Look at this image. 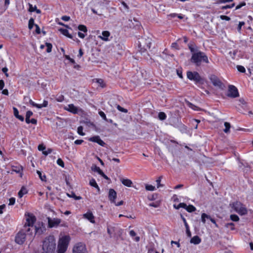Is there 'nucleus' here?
Returning <instances> with one entry per match:
<instances>
[{"label":"nucleus","mask_w":253,"mask_h":253,"mask_svg":"<svg viewBox=\"0 0 253 253\" xmlns=\"http://www.w3.org/2000/svg\"><path fill=\"white\" fill-rule=\"evenodd\" d=\"M26 222L25 223L24 228L20 230L16 235L15 241L16 243L19 245H22L24 243L26 238V232L27 235L32 236L33 232L31 231V227H33V225L36 221L35 216L31 213H26Z\"/></svg>","instance_id":"nucleus-1"},{"label":"nucleus","mask_w":253,"mask_h":253,"mask_svg":"<svg viewBox=\"0 0 253 253\" xmlns=\"http://www.w3.org/2000/svg\"><path fill=\"white\" fill-rule=\"evenodd\" d=\"M188 47L192 53L191 61L196 66H200L202 62L209 63L208 57L205 53L199 50L196 45L189 44Z\"/></svg>","instance_id":"nucleus-2"},{"label":"nucleus","mask_w":253,"mask_h":253,"mask_svg":"<svg viewBox=\"0 0 253 253\" xmlns=\"http://www.w3.org/2000/svg\"><path fill=\"white\" fill-rule=\"evenodd\" d=\"M55 240L53 236H49L43 240L42 243V253H53L55 249Z\"/></svg>","instance_id":"nucleus-3"},{"label":"nucleus","mask_w":253,"mask_h":253,"mask_svg":"<svg viewBox=\"0 0 253 253\" xmlns=\"http://www.w3.org/2000/svg\"><path fill=\"white\" fill-rule=\"evenodd\" d=\"M231 207L236 212L241 215H245L247 213V210L242 203L240 202H233L230 204Z\"/></svg>","instance_id":"nucleus-4"},{"label":"nucleus","mask_w":253,"mask_h":253,"mask_svg":"<svg viewBox=\"0 0 253 253\" xmlns=\"http://www.w3.org/2000/svg\"><path fill=\"white\" fill-rule=\"evenodd\" d=\"M186 75L189 80L194 81L196 84L200 83L202 80L201 76L197 72L187 71Z\"/></svg>","instance_id":"nucleus-5"},{"label":"nucleus","mask_w":253,"mask_h":253,"mask_svg":"<svg viewBox=\"0 0 253 253\" xmlns=\"http://www.w3.org/2000/svg\"><path fill=\"white\" fill-rule=\"evenodd\" d=\"M210 80L212 84L216 88L223 89L224 85L220 79L215 75H211L210 77Z\"/></svg>","instance_id":"nucleus-6"},{"label":"nucleus","mask_w":253,"mask_h":253,"mask_svg":"<svg viewBox=\"0 0 253 253\" xmlns=\"http://www.w3.org/2000/svg\"><path fill=\"white\" fill-rule=\"evenodd\" d=\"M73 253H87L85 244L83 243H77L73 247Z\"/></svg>","instance_id":"nucleus-7"},{"label":"nucleus","mask_w":253,"mask_h":253,"mask_svg":"<svg viewBox=\"0 0 253 253\" xmlns=\"http://www.w3.org/2000/svg\"><path fill=\"white\" fill-rule=\"evenodd\" d=\"M239 95L237 88L233 85H230L228 87L227 96L232 98H236L239 96Z\"/></svg>","instance_id":"nucleus-8"},{"label":"nucleus","mask_w":253,"mask_h":253,"mask_svg":"<svg viewBox=\"0 0 253 253\" xmlns=\"http://www.w3.org/2000/svg\"><path fill=\"white\" fill-rule=\"evenodd\" d=\"M30 228H33L35 234L38 235H41L45 231V227L42 222H39L36 224L35 227L33 226V227H31Z\"/></svg>","instance_id":"nucleus-9"},{"label":"nucleus","mask_w":253,"mask_h":253,"mask_svg":"<svg viewBox=\"0 0 253 253\" xmlns=\"http://www.w3.org/2000/svg\"><path fill=\"white\" fill-rule=\"evenodd\" d=\"M70 240L69 236H64L59 239L58 246L67 249Z\"/></svg>","instance_id":"nucleus-10"},{"label":"nucleus","mask_w":253,"mask_h":253,"mask_svg":"<svg viewBox=\"0 0 253 253\" xmlns=\"http://www.w3.org/2000/svg\"><path fill=\"white\" fill-rule=\"evenodd\" d=\"M48 223L49 227H57L61 223V219L57 218L51 219L48 217Z\"/></svg>","instance_id":"nucleus-11"},{"label":"nucleus","mask_w":253,"mask_h":253,"mask_svg":"<svg viewBox=\"0 0 253 253\" xmlns=\"http://www.w3.org/2000/svg\"><path fill=\"white\" fill-rule=\"evenodd\" d=\"M89 141L96 142L101 146H104L105 143L100 138L98 135H95L88 139Z\"/></svg>","instance_id":"nucleus-12"},{"label":"nucleus","mask_w":253,"mask_h":253,"mask_svg":"<svg viewBox=\"0 0 253 253\" xmlns=\"http://www.w3.org/2000/svg\"><path fill=\"white\" fill-rule=\"evenodd\" d=\"M83 216L84 218L87 219L91 223H95V221L94 220V216L93 215L92 212H91L90 211H87L86 213H84Z\"/></svg>","instance_id":"nucleus-13"},{"label":"nucleus","mask_w":253,"mask_h":253,"mask_svg":"<svg viewBox=\"0 0 253 253\" xmlns=\"http://www.w3.org/2000/svg\"><path fill=\"white\" fill-rule=\"evenodd\" d=\"M117 197V193L113 189H110L109 191L108 198L110 202L112 203H115V199Z\"/></svg>","instance_id":"nucleus-14"},{"label":"nucleus","mask_w":253,"mask_h":253,"mask_svg":"<svg viewBox=\"0 0 253 253\" xmlns=\"http://www.w3.org/2000/svg\"><path fill=\"white\" fill-rule=\"evenodd\" d=\"M65 109L74 114L78 113V108L73 104L68 105V106L65 108Z\"/></svg>","instance_id":"nucleus-15"},{"label":"nucleus","mask_w":253,"mask_h":253,"mask_svg":"<svg viewBox=\"0 0 253 253\" xmlns=\"http://www.w3.org/2000/svg\"><path fill=\"white\" fill-rule=\"evenodd\" d=\"M110 36V33L108 31H104L102 32V36H99L98 38L104 41H109V37Z\"/></svg>","instance_id":"nucleus-16"},{"label":"nucleus","mask_w":253,"mask_h":253,"mask_svg":"<svg viewBox=\"0 0 253 253\" xmlns=\"http://www.w3.org/2000/svg\"><path fill=\"white\" fill-rule=\"evenodd\" d=\"M175 128H178L181 133H185L187 131V127L181 122H178V125L175 126Z\"/></svg>","instance_id":"nucleus-17"},{"label":"nucleus","mask_w":253,"mask_h":253,"mask_svg":"<svg viewBox=\"0 0 253 253\" xmlns=\"http://www.w3.org/2000/svg\"><path fill=\"white\" fill-rule=\"evenodd\" d=\"M120 180L123 184L128 187H131L132 184V181L129 179L121 178Z\"/></svg>","instance_id":"nucleus-18"},{"label":"nucleus","mask_w":253,"mask_h":253,"mask_svg":"<svg viewBox=\"0 0 253 253\" xmlns=\"http://www.w3.org/2000/svg\"><path fill=\"white\" fill-rule=\"evenodd\" d=\"M59 31L63 35H64L65 36L70 38V39H73V36L70 34L68 30L67 29H62V28H60L59 29Z\"/></svg>","instance_id":"nucleus-19"},{"label":"nucleus","mask_w":253,"mask_h":253,"mask_svg":"<svg viewBox=\"0 0 253 253\" xmlns=\"http://www.w3.org/2000/svg\"><path fill=\"white\" fill-rule=\"evenodd\" d=\"M201 242V239L198 236H195L191 239L190 243L195 245H198Z\"/></svg>","instance_id":"nucleus-20"},{"label":"nucleus","mask_w":253,"mask_h":253,"mask_svg":"<svg viewBox=\"0 0 253 253\" xmlns=\"http://www.w3.org/2000/svg\"><path fill=\"white\" fill-rule=\"evenodd\" d=\"M13 113H14V115L15 117L16 118L18 119L21 121H24V117L22 116L19 115V111H18V109L15 107H13Z\"/></svg>","instance_id":"nucleus-21"},{"label":"nucleus","mask_w":253,"mask_h":253,"mask_svg":"<svg viewBox=\"0 0 253 253\" xmlns=\"http://www.w3.org/2000/svg\"><path fill=\"white\" fill-rule=\"evenodd\" d=\"M26 193H27V190L25 187L23 186L18 192V195L19 198H22Z\"/></svg>","instance_id":"nucleus-22"},{"label":"nucleus","mask_w":253,"mask_h":253,"mask_svg":"<svg viewBox=\"0 0 253 253\" xmlns=\"http://www.w3.org/2000/svg\"><path fill=\"white\" fill-rule=\"evenodd\" d=\"M29 11L30 12H34L36 11L37 13H41V11L40 9L37 8L36 6H33L32 4H29Z\"/></svg>","instance_id":"nucleus-23"},{"label":"nucleus","mask_w":253,"mask_h":253,"mask_svg":"<svg viewBox=\"0 0 253 253\" xmlns=\"http://www.w3.org/2000/svg\"><path fill=\"white\" fill-rule=\"evenodd\" d=\"M188 212H192L195 211L196 210V208L193 205H190L189 206H187L185 207L184 208Z\"/></svg>","instance_id":"nucleus-24"},{"label":"nucleus","mask_w":253,"mask_h":253,"mask_svg":"<svg viewBox=\"0 0 253 253\" xmlns=\"http://www.w3.org/2000/svg\"><path fill=\"white\" fill-rule=\"evenodd\" d=\"M239 105L241 106L243 108H246L247 107V103L243 98H240L239 101Z\"/></svg>","instance_id":"nucleus-25"},{"label":"nucleus","mask_w":253,"mask_h":253,"mask_svg":"<svg viewBox=\"0 0 253 253\" xmlns=\"http://www.w3.org/2000/svg\"><path fill=\"white\" fill-rule=\"evenodd\" d=\"M225 129H224L223 131L225 133H228L230 132V128L231 127V126L229 123L225 122L224 123Z\"/></svg>","instance_id":"nucleus-26"},{"label":"nucleus","mask_w":253,"mask_h":253,"mask_svg":"<svg viewBox=\"0 0 253 253\" xmlns=\"http://www.w3.org/2000/svg\"><path fill=\"white\" fill-rule=\"evenodd\" d=\"M67 196L69 197H70V198H74L75 200H80L82 199V197L81 196H77L76 195V194H75V193L74 192H71V194H67Z\"/></svg>","instance_id":"nucleus-27"},{"label":"nucleus","mask_w":253,"mask_h":253,"mask_svg":"<svg viewBox=\"0 0 253 253\" xmlns=\"http://www.w3.org/2000/svg\"><path fill=\"white\" fill-rule=\"evenodd\" d=\"M89 184L96 188H97L98 190H99V186H98L95 180L94 179H91L89 181Z\"/></svg>","instance_id":"nucleus-28"},{"label":"nucleus","mask_w":253,"mask_h":253,"mask_svg":"<svg viewBox=\"0 0 253 253\" xmlns=\"http://www.w3.org/2000/svg\"><path fill=\"white\" fill-rule=\"evenodd\" d=\"M158 118L159 120L164 121L166 119L167 115L164 112H161L159 113Z\"/></svg>","instance_id":"nucleus-29"},{"label":"nucleus","mask_w":253,"mask_h":253,"mask_svg":"<svg viewBox=\"0 0 253 253\" xmlns=\"http://www.w3.org/2000/svg\"><path fill=\"white\" fill-rule=\"evenodd\" d=\"M209 218H210V216L205 213H203L201 215V220L204 224L206 223V219Z\"/></svg>","instance_id":"nucleus-30"},{"label":"nucleus","mask_w":253,"mask_h":253,"mask_svg":"<svg viewBox=\"0 0 253 253\" xmlns=\"http://www.w3.org/2000/svg\"><path fill=\"white\" fill-rule=\"evenodd\" d=\"M185 207H186V204L184 203H180L178 205H176L175 204L173 205V207L175 209L178 210L181 208H185Z\"/></svg>","instance_id":"nucleus-31"},{"label":"nucleus","mask_w":253,"mask_h":253,"mask_svg":"<svg viewBox=\"0 0 253 253\" xmlns=\"http://www.w3.org/2000/svg\"><path fill=\"white\" fill-rule=\"evenodd\" d=\"M37 173L38 174L40 178L41 179L42 181H46V176L45 175V174L42 175V172L39 170H37Z\"/></svg>","instance_id":"nucleus-32"},{"label":"nucleus","mask_w":253,"mask_h":253,"mask_svg":"<svg viewBox=\"0 0 253 253\" xmlns=\"http://www.w3.org/2000/svg\"><path fill=\"white\" fill-rule=\"evenodd\" d=\"M22 170H23V168L22 166L16 167V168H15V169H13V170L14 171L16 172V173H20V177L22 176V174L21 173V171H22Z\"/></svg>","instance_id":"nucleus-33"},{"label":"nucleus","mask_w":253,"mask_h":253,"mask_svg":"<svg viewBox=\"0 0 253 253\" xmlns=\"http://www.w3.org/2000/svg\"><path fill=\"white\" fill-rule=\"evenodd\" d=\"M145 189L146 190L150 191H154L156 189L155 186H154L152 185H149V184L145 185Z\"/></svg>","instance_id":"nucleus-34"},{"label":"nucleus","mask_w":253,"mask_h":253,"mask_svg":"<svg viewBox=\"0 0 253 253\" xmlns=\"http://www.w3.org/2000/svg\"><path fill=\"white\" fill-rule=\"evenodd\" d=\"M96 82L102 87H103L105 86V84L104 83V81L102 79H95Z\"/></svg>","instance_id":"nucleus-35"},{"label":"nucleus","mask_w":253,"mask_h":253,"mask_svg":"<svg viewBox=\"0 0 253 253\" xmlns=\"http://www.w3.org/2000/svg\"><path fill=\"white\" fill-rule=\"evenodd\" d=\"M78 29L80 30V31H83L84 32V33H86L87 32V28L84 25H79L78 27Z\"/></svg>","instance_id":"nucleus-36"},{"label":"nucleus","mask_w":253,"mask_h":253,"mask_svg":"<svg viewBox=\"0 0 253 253\" xmlns=\"http://www.w3.org/2000/svg\"><path fill=\"white\" fill-rule=\"evenodd\" d=\"M234 226L235 224L232 222L226 223L225 225L226 228H230L231 230H235Z\"/></svg>","instance_id":"nucleus-37"},{"label":"nucleus","mask_w":253,"mask_h":253,"mask_svg":"<svg viewBox=\"0 0 253 253\" xmlns=\"http://www.w3.org/2000/svg\"><path fill=\"white\" fill-rule=\"evenodd\" d=\"M48 101L46 100H44L42 104H39V109L46 107L48 106Z\"/></svg>","instance_id":"nucleus-38"},{"label":"nucleus","mask_w":253,"mask_h":253,"mask_svg":"<svg viewBox=\"0 0 253 253\" xmlns=\"http://www.w3.org/2000/svg\"><path fill=\"white\" fill-rule=\"evenodd\" d=\"M77 132L79 135L84 136L85 133L83 132V127L82 126H79L78 127Z\"/></svg>","instance_id":"nucleus-39"},{"label":"nucleus","mask_w":253,"mask_h":253,"mask_svg":"<svg viewBox=\"0 0 253 253\" xmlns=\"http://www.w3.org/2000/svg\"><path fill=\"white\" fill-rule=\"evenodd\" d=\"M230 217L233 221H238L239 220V217L236 214H231Z\"/></svg>","instance_id":"nucleus-40"},{"label":"nucleus","mask_w":253,"mask_h":253,"mask_svg":"<svg viewBox=\"0 0 253 253\" xmlns=\"http://www.w3.org/2000/svg\"><path fill=\"white\" fill-rule=\"evenodd\" d=\"M45 44H46V46L47 47L46 52H48V53L50 52L51 51L52 48V44L51 43H48V42H46L45 43Z\"/></svg>","instance_id":"nucleus-41"},{"label":"nucleus","mask_w":253,"mask_h":253,"mask_svg":"<svg viewBox=\"0 0 253 253\" xmlns=\"http://www.w3.org/2000/svg\"><path fill=\"white\" fill-rule=\"evenodd\" d=\"M34 25V20L33 18H31L29 21L28 27L30 29H32L33 28Z\"/></svg>","instance_id":"nucleus-42"},{"label":"nucleus","mask_w":253,"mask_h":253,"mask_svg":"<svg viewBox=\"0 0 253 253\" xmlns=\"http://www.w3.org/2000/svg\"><path fill=\"white\" fill-rule=\"evenodd\" d=\"M237 69L240 72L245 73L246 72V69L243 66L241 65H237Z\"/></svg>","instance_id":"nucleus-43"},{"label":"nucleus","mask_w":253,"mask_h":253,"mask_svg":"<svg viewBox=\"0 0 253 253\" xmlns=\"http://www.w3.org/2000/svg\"><path fill=\"white\" fill-rule=\"evenodd\" d=\"M237 50H233V51H230L229 52V54H230V55L232 58L234 59V58H235V56L237 54Z\"/></svg>","instance_id":"nucleus-44"},{"label":"nucleus","mask_w":253,"mask_h":253,"mask_svg":"<svg viewBox=\"0 0 253 253\" xmlns=\"http://www.w3.org/2000/svg\"><path fill=\"white\" fill-rule=\"evenodd\" d=\"M57 164L59 166L61 167L62 168H64V163L63 161V160L61 159H60V158H58L57 159Z\"/></svg>","instance_id":"nucleus-45"},{"label":"nucleus","mask_w":253,"mask_h":253,"mask_svg":"<svg viewBox=\"0 0 253 253\" xmlns=\"http://www.w3.org/2000/svg\"><path fill=\"white\" fill-rule=\"evenodd\" d=\"M98 114L103 120H104L106 121H108V119H107V118L106 117V115L103 111H99L98 112Z\"/></svg>","instance_id":"nucleus-46"},{"label":"nucleus","mask_w":253,"mask_h":253,"mask_svg":"<svg viewBox=\"0 0 253 253\" xmlns=\"http://www.w3.org/2000/svg\"><path fill=\"white\" fill-rule=\"evenodd\" d=\"M117 108L118 110H119L120 111L122 112H124V113H127V110L126 109H125L123 107H122L120 105H118L117 106Z\"/></svg>","instance_id":"nucleus-47"},{"label":"nucleus","mask_w":253,"mask_h":253,"mask_svg":"<svg viewBox=\"0 0 253 253\" xmlns=\"http://www.w3.org/2000/svg\"><path fill=\"white\" fill-rule=\"evenodd\" d=\"M67 249L65 248H63V247H59L58 246V252L57 253H64L66 251Z\"/></svg>","instance_id":"nucleus-48"},{"label":"nucleus","mask_w":253,"mask_h":253,"mask_svg":"<svg viewBox=\"0 0 253 253\" xmlns=\"http://www.w3.org/2000/svg\"><path fill=\"white\" fill-rule=\"evenodd\" d=\"M233 0H217L216 1V3H217V4L224 3H226V2H231Z\"/></svg>","instance_id":"nucleus-49"},{"label":"nucleus","mask_w":253,"mask_h":253,"mask_svg":"<svg viewBox=\"0 0 253 253\" xmlns=\"http://www.w3.org/2000/svg\"><path fill=\"white\" fill-rule=\"evenodd\" d=\"M181 217L184 222V225H185V228H188V227H189L187 221H186V220L185 219V218L184 217H183V216L181 214Z\"/></svg>","instance_id":"nucleus-50"},{"label":"nucleus","mask_w":253,"mask_h":253,"mask_svg":"<svg viewBox=\"0 0 253 253\" xmlns=\"http://www.w3.org/2000/svg\"><path fill=\"white\" fill-rule=\"evenodd\" d=\"M235 6V3H232L230 5H225V6H223L222 7V9H227V8H231L232 7H233L234 6Z\"/></svg>","instance_id":"nucleus-51"},{"label":"nucleus","mask_w":253,"mask_h":253,"mask_svg":"<svg viewBox=\"0 0 253 253\" xmlns=\"http://www.w3.org/2000/svg\"><path fill=\"white\" fill-rule=\"evenodd\" d=\"M244 25H245L244 22L242 21V22H239L238 26V28H237V30H238V32H240L242 27Z\"/></svg>","instance_id":"nucleus-52"},{"label":"nucleus","mask_w":253,"mask_h":253,"mask_svg":"<svg viewBox=\"0 0 253 253\" xmlns=\"http://www.w3.org/2000/svg\"><path fill=\"white\" fill-rule=\"evenodd\" d=\"M29 103L33 107L39 108V104L36 103L32 99H30Z\"/></svg>","instance_id":"nucleus-53"},{"label":"nucleus","mask_w":253,"mask_h":253,"mask_svg":"<svg viewBox=\"0 0 253 253\" xmlns=\"http://www.w3.org/2000/svg\"><path fill=\"white\" fill-rule=\"evenodd\" d=\"M51 152H52V149L49 148L47 150L43 151L42 152V154L45 156H47V155L50 154Z\"/></svg>","instance_id":"nucleus-54"},{"label":"nucleus","mask_w":253,"mask_h":253,"mask_svg":"<svg viewBox=\"0 0 253 253\" xmlns=\"http://www.w3.org/2000/svg\"><path fill=\"white\" fill-rule=\"evenodd\" d=\"M171 47L172 48H174V49H179V46H178V44H177V43L176 42L172 43V44L171 45Z\"/></svg>","instance_id":"nucleus-55"},{"label":"nucleus","mask_w":253,"mask_h":253,"mask_svg":"<svg viewBox=\"0 0 253 253\" xmlns=\"http://www.w3.org/2000/svg\"><path fill=\"white\" fill-rule=\"evenodd\" d=\"M146 47L150 48L151 44V40L150 39H148L146 40Z\"/></svg>","instance_id":"nucleus-56"},{"label":"nucleus","mask_w":253,"mask_h":253,"mask_svg":"<svg viewBox=\"0 0 253 253\" xmlns=\"http://www.w3.org/2000/svg\"><path fill=\"white\" fill-rule=\"evenodd\" d=\"M220 18L222 20H225L226 21H229L230 20V18L229 17L225 15H220Z\"/></svg>","instance_id":"nucleus-57"},{"label":"nucleus","mask_w":253,"mask_h":253,"mask_svg":"<svg viewBox=\"0 0 253 253\" xmlns=\"http://www.w3.org/2000/svg\"><path fill=\"white\" fill-rule=\"evenodd\" d=\"M245 5H246V2H243L241 3L238 4V5H237L235 9L236 10L239 9L241 8L242 7H243V6H244Z\"/></svg>","instance_id":"nucleus-58"},{"label":"nucleus","mask_w":253,"mask_h":253,"mask_svg":"<svg viewBox=\"0 0 253 253\" xmlns=\"http://www.w3.org/2000/svg\"><path fill=\"white\" fill-rule=\"evenodd\" d=\"M121 3L123 5L125 9L127 11H128V9H129V7L127 5V4L125 2H124V1H122Z\"/></svg>","instance_id":"nucleus-59"},{"label":"nucleus","mask_w":253,"mask_h":253,"mask_svg":"<svg viewBox=\"0 0 253 253\" xmlns=\"http://www.w3.org/2000/svg\"><path fill=\"white\" fill-rule=\"evenodd\" d=\"M161 179H162V177L160 176L159 177L157 180H156V182H157V187L159 188L160 187H161L162 185H161Z\"/></svg>","instance_id":"nucleus-60"},{"label":"nucleus","mask_w":253,"mask_h":253,"mask_svg":"<svg viewBox=\"0 0 253 253\" xmlns=\"http://www.w3.org/2000/svg\"><path fill=\"white\" fill-rule=\"evenodd\" d=\"M9 205H13L15 202V199L14 198H11L9 199Z\"/></svg>","instance_id":"nucleus-61"},{"label":"nucleus","mask_w":253,"mask_h":253,"mask_svg":"<svg viewBox=\"0 0 253 253\" xmlns=\"http://www.w3.org/2000/svg\"><path fill=\"white\" fill-rule=\"evenodd\" d=\"M61 19L65 21H68L70 19V17L68 16H63L61 17Z\"/></svg>","instance_id":"nucleus-62"},{"label":"nucleus","mask_w":253,"mask_h":253,"mask_svg":"<svg viewBox=\"0 0 253 253\" xmlns=\"http://www.w3.org/2000/svg\"><path fill=\"white\" fill-rule=\"evenodd\" d=\"M44 149H45V147L43 145L41 144L38 146V150L39 151H42L43 152Z\"/></svg>","instance_id":"nucleus-63"},{"label":"nucleus","mask_w":253,"mask_h":253,"mask_svg":"<svg viewBox=\"0 0 253 253\" xmlns=\"http://www.w3.org/2000/svg\"><path fill=\"white\" fill-rule=\"evenodd\" d=\"M147 253H159V252H158L154 249H150L148 250Z\"/></svg>","instance_id":"nucleus-64"}]
</instances>
